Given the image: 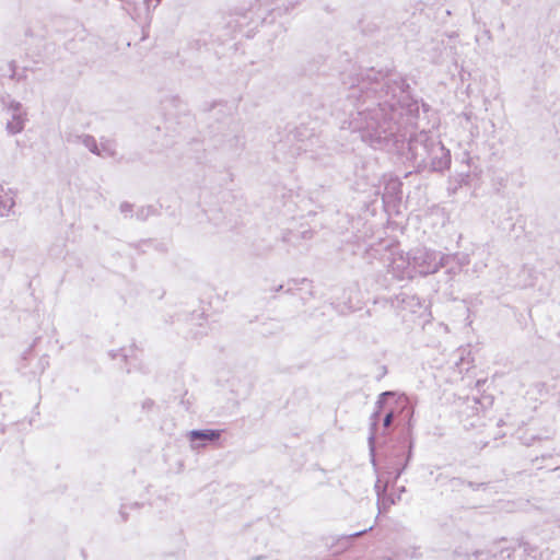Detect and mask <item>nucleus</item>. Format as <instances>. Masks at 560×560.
<instances>
[{"mask_svg":"<svg viewBox=\"0 0 560 560\" xmlns=\"http://www.w3.org/2000/svg\"><path fill=\"white\" fill-rule=\"evenodd\" d=\"M365 532H366V530L364 529V530H361V532H358V533H353V534H351L350 536H351V537H358V536H360V535L364 534Z\"/></svg>","mask_w":560,"mask_h":560,"instance_id":"obj_17","label":"nucleus"},{"mask_svg":"<svg viewBox=\"0 0 560 560\" xmlns=\"http://www.w3.org/2000/svg\"><path fill=\"white\" fill-rule=\"evenodd\" d=\"M221 430L201 429L189 432V441L192 447H203L209 443L215 442L221 438Z\"/></svg>","mask_w":560,"mask_h":560,"instance_id":"obj_3","label":"nucleus"},{"mask_svg":"<svg viewBox=\"0 0 560 560\" xmlns=\"http://www.w3.org/2000/svg\"><path fill=\"white\" fill-rule=\"evenodd\" d=\"M466 481L459 477H453L452 480H448L447 489L451 491H459L463 486H465Z\"/></svg>","mask_w":560,"mask_h":560,"instance_id":"obj_9","label":"nucleus"},{"mask_svg":"<svg viewBox=\"0 0 560 560\" xmlns=\"http://www.w3.org/2000/svg\"><path fill=\"white\" fill-rule=\"evenodd\" d=\"M386 560H392L390 558H387Z\"/></svg>","mask_w":560,"mask_h":560,"instance_id":"obj_23","label":"nucleus"},{"mask_svg":"<svg viewBox=\"0 0 560 560\" xmlns=\"http://www.w3.org/2000/svg\"><path fill=\"white\" fill-rule=\"evenodd\" d=\"M180 404H182L183 406H185L186 410H188V409H189V405H190V402H189V400H186V399H185V397H183V398H182Z\"/></svg>","mask_w":560,"mask_h":560,"instance_id":"obj_16","label":"nucleus"},{"mask_svg":"<svg viewBox=\"0 0 560 560\" xmlns=\"http://www.w3.org/2000/svg\"><path fill=\"white\" fill-rule=\"evenodd\" d=\"M551 438V432L547 431V434L541 435L535 432H530V430H526L522 432L517 431V439L521 441L523 445L530 446L536 441L549 440Z\"/></svg>","mask_w":560,"mask_h":560,"instance_id":"obj_4","label":"nucleus"},{"mask_svg":"<svg viewBox=\"0 0 560 560\" xmlns=\"http://www.w3.org/2000/svg\"><path fill=\"white\" fill-rule=\"evenodd\" d=\"M394 392H383L377 397L374 411L370 417L369 427V451L371 463L373 467L377 468L375 457V439L377 434L386 435L389 433L393 424L406 422L400 436L387 448L386 451V467L387 471L394 479L399 478L407 469L412 455H413V439H412V416L413 407L407 398L395 399L392 404L387 401L388 398H394Z\"/></svg>","mask_w":560,"mask_h":560,"instance_id":"obj_1","label":"nucleus"},{"mask_svg":"<svg viewBox=\"0 0 560 560\" xmlns=\"http://www.w3.org/2000/svg\"><path fill=\"white\" fill-rule=\"evenodd\" d=\"M127 505L126 504H122L120 510H119V514H120V517L122 520V522H126L128 520V514H127Z\"/></svg>","mask_w":560,"mask_h":560,"instance_id":"obj_15","label":"nucleus"},{"mask_svg":"<svg viewBox=\"0 0 560 560\" xmlns=\"http://www.w3.org/2000/svg\"><path fill=\"white\" fill-rule=\"evenodd\" d=\"M465 485L468 486L469 488H471L474 491L486 490L487 486H488V483H486V482H474V481H466Z\"/></svg>","mask_w":560,"mask_h":560,"instance_id":"obj_11","label":"nucleus"},{"mask_svg":"<svg viewBox=\"0 0 560 560\" xmlns=\"http://www.w3.org/2000/svg\"><path fill=\"white\" fill-rule=\"evenodd\" d=\"M560 468V466H556L553 468H550V470H558Z\"/></svg>","mask_w":560,"mask_h":560,"instance_id":"obj_20","label":"nucleus"},{"mask_svg":"<svg viewBox=\"0 0 560 560\" xmlns=\"http://www.w3.org/2000/svg\"><path fill=\"white\" fill-rule=\"evenodd\" d=\"M48 355H38V352H23L19 370L22 374L36 376L42 374L48 365Z\"/></svg>","mask_w":560,"mask_h":560,"instance_id":"obj_2","label":"nucleus"},{"mask_svg":"<svg viewBox=\"0 0 560 560\" xmlns=\"http://www.w3.org/2000/svg\"><path fill=\"white\" fill-rule=\"evenodd\" d=\"M520 548H523L524 552H526L528 556H534L533 552L535 551V549L529 547L527 542L521 544Z\"/></svg>","mask_w":560,"mask_h":560,"instance_id":"obj_14","label":"nucleus"},{"mask_svg":"<svg viewBox=\"0 0 560 560\" xmlns=\"http://www.w3.org/2000/svg\"><path fill=\"white\" fill-rule=\"evenodd\" d=\"M262 558H264V557L259 556V557L254 558V560H260V559H262Z\"/></svg>","mask_w":560,"mask_h":560,"instance_id":"obj_21","label":"nucleus"},{"mask_svg":"<svg viewBox=\"0 0 560 560\" xmlns=\"http://www.w3.org/2000/svg\"><path fill=\"white\" fill-rule=\"evenodd\" d=\"M155 402L154 400L150 399V398H147L143 402H142V410L144 411H150L153 407H154Z\"/></svg>","mask_w":560,"mask_h":560,"instance_id":"obj_12","label":"nucleus"},{"mask_svg":"<svg viewBox=\"0 0 560 560\" xmlns=\"http://www.w3.org/2000/svg\"><path fill=\"white\" fill-rule=\"evenodd\" d=\"M14 203L12 191L0 186V215L8 214L14 207Z\"/></svg>","mask_w":560,"mask_h":560,"instance_id":"obj_5","label":"nucleus"},{"mask_svg":"<svg viewBox=\"0 0 560 560\" xmlns=\"http://www.w3.org/2000/svg\"><path fill=\"white\" fill-rule=\"evenodd\" d=\"M453 477L446 475V474H443V472H440L436 475L435 477V482L440 486V487H445L447 489L448 487V480H452Z\"/></svg>","mask_w":560,"mask_h":560,"instance_id":"obj_10","label":"nucleus"},{"mask_svg":"<svg viewBox=\"0 0 560 560\" xmlns=\"http://www.w3.org/2000/svg\"><path fill=\"white\" fill-rule=\"evenodd\" d=\"M140 505L141 504L139 502H136V503L132 504V508H137L138 509V508H140Z\"/></svg>","mask_w":560,"mask_h":560,"instance_id":"obj_19","label":"nucleus"},{"mask_svg":"<svg viewBox=\"0 0 560 560\" xmlns=\"http://www.w3.org/2000/svg\"><path fill=\"white\" fill-rule=\"evenodd\" d=\"M386 374H387V366L386 365H380L378 366V373L375 376L376 381H381Z\"/></svg>","mask_w":560,"mask_h":560,"instance_id":"obj_13","label":"nucleus"},{"mask_svg":"<svg viewBox=\"0 0 560 560\" xmlns=\"http://www.w3.org/2000/svg\"><path fill=\"white\" fill-rule=\"evenodd\" d=\"M455 369L458 373L468 372L471 368V362L468 360V358H465L464 355H460L458 359L454 361Z\"/></svg>","mask_w":560,"mask_h":560,"instance_id":"obj_8","label":"nucleus"},{"mask_svg":"<svg viewBox=\"0 0 560 560\" xmlns=\"http://www.w3.org/2000/svg\"><path fill=\"white\" fill-rule=\"evenodd\" d=\"M551 454H541L540 457L541 459H546V458H551Z\"/></svg>","mask_w":560,"mask_h":560,"instance_id":"obj_18","label":"nucleus"},{"mask_svg":"<svg viewBox=\"0 0 560 560\" xmlns=\"http://www.w3.org/2000/svg\"><path fill=\"white\" fill-rule=\"evenodd\" d=\"M384 475H386V481L384 485H382V480L378 478L375 482V490L378 497V501L382 499V497L386 493L387 486L389 482L395 483L399 478L394 479L393 476H390L387 471L386 464L384 465Z\"/></svg>","mask_w":560,"mask_h":560,"instance_id":"obj_7","label":"nucleus"},{"mask_svg":"<svg viewBox=\"0 0 560 560\" xmlns=\"http://www.w3.org/2000/svg\"><path fill=\"white\" fill-rule=\"evenodd\" d=\"M108 358L112 361H117V364L122 368V365H126V372H131V364L137 361V358L135 355V352H131L130 355L126 354L125 352H108Z\"/></svg>","mask_w":560,"mask_h":560,"instance_id":"obj_6","label":"nucleus"},{"mask_svg":"<svg viewBox=\"0 0 560 560\" xmlns=\"http://www.w3.org/2000/svg\"><path fill=\"white\" fill-rule=\"evenodd\" d=\"M395 501L393 499L389 500V504H394Z\"/></svg>","mask_w":560,"mask_h":560,"instance_id":"obj_22","label":"nucleus"}]
</instances>
